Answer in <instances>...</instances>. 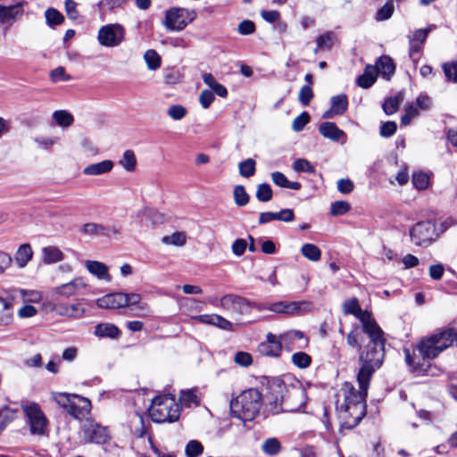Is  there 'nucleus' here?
I'll return each mask as SVG.
<instances>
[{
  "instance_id": "nucleus-32",
  "label": "nucleus",
  "mask_w": 457,
  "mask_h": 457,
  "mask_svg": "<svg viewBox=\"0 0 457 457\" xmlns=\"http://www.w3.org/2000/svg\"><path fill=\"white\" fill-rule=\"evenodd\" d=\"M13 320V308L10 302L0 297V327L10 325Z\"/></svg>"
},
{
  "instance_id": "nucleus-55",
  "label": "nucleus",
  "mask_w": 457,
  "mask_h": 457,
  "mask_svg": "<svg viewBox=\"0 0 457 457\" xmlns=\"http://www.w3.org/2000/svg\"><path fill=\"white\" fill-rule=\"evenodd\" d=\"M293 168L296 172H306L309 174L315 173V167L306 159H297L293 164Z\"/></svg>"
},
{
  "instance_id": "nucleus-42",
  "label": "nucleus",
  "mask_w": 457,
  "mask_h": 457,
  "mask_svg": "<svg viewBox=\"0 0 457 457\" xmlns=\"http://www.w3.org/2000/svg\"><path fill=\"white\" fill-rule=\"evenodd\" d=\"M144 59L149 70L155 71L160 68L162 64L161 56L154 49L147 50L144 54Z\"/></svg>"
},
{
  "instance_id": "nucleus-53",
  "label": "nucleus",
  "mask_w": 457,
  "mask_h": 457,
  "mask_svg": "<svg viewBox=\"0 0 457 457\" xmlns=\"http://www.w3.org/2000/svg\"><path fill=\"white\" fill-rule=\"evenodd\" d=\"M162 241L166 245L182 246L186 244L187 236L184 232H175L170 236L163 237Z\"/></svg>"
},
{
  "instance_id": "nucleus-34",
  "label": "nucleus",
  "mask_w": 457,
  "mask_h": 457,
  "mask_svg": "<svg viewBox=\"0 0 457 457\" xmlns=\"http://www.w3.org/2000/svg\"><path fill=\"white\" fill-rule=\"evenodd\" d=\"M12 296L18 297L21 296L24 302L29 303H38L41 300V293L37 290H25L21 288H13L12 289Z\"/></svg>"
},
{
  "instance_id": "nucleus-21",
  "label": "nucleus",
  "mask_w": 457,
  "mask_h": 457,
  "mask_svg": "<svg viewBox=\"0 0 457 457\" xmlns=\"http://www.w3.org/2000/svg\"><path fill=\"white\" fill-rule=\"evenodd\" d=\"M53 310L61 316L69 318H81L84 315L85 309L79 303H54Z\"/></svg>"
},
{
  "instance_id": "nucleus-13",
  "label": "nucleus",
  "mask_w": 457,
  "mask_h": 457,
  "mask_svg": "<svg viewBox=\"0 0 457 457\" xmlns=\"http://www.w3.org/2000/svg\"><path fill=\"white\" fill-rule=\"evenodd\" d=\"M97 39L101 46H118L125 39V29L119 23L104 25L98 30Z\"/></svg>"
},
{
  "instance_id": "nucleus-56",
  "label": "nucleus",
  "mask_w": 457,
  "mask_h": 457,
  "mask_svg": "<svg viewBox=\"0 0 457 457\" xmlns=\"http://www.w3.org/2000/svg\"><path fill=\"white\" fill-rule=\"evenodd\" d=\"M442 68L446 80L457 83V62H445Z\"/></svg>"
},
{
  "instance_id": "nucleus-19",
  "label": "nucleus",
  "mask_w": 457,
  "mask_h": 457,
  "mask_svg": "<svg viewBox=\"0 0 457 457\" xmlns=\"http://www.w3.org/2000/svg\"><path fill=\"white\" fill-rule=\"evenodd\" d=\"M23 14V8L21 3L4 6L0 4V22L12 25Z\"/></svg>"
},
{
  "instance_id": "nucleus-49",
  "label": "nucleus",
  "mask_w": 457,
  "mask_h": 457,
  "mask_svg": "<svg viewBox=\"0 0 457 457\" xmlns=\"http://www.w3.org/2000/svg\"><path fill=\"white\" fill-rule=\"evenodd\" d=\"M429 176L423 171H417L412 174L411 182L418 190H424L429 185Z\"/></svg>"
},
{
  "instance_id": "nucleus-10",
  "label": "nucleus",
  "mask_w": 457,
  "mask_h": 457,
  "mask_svg": "<svg viewBox=\"0 0 457 457\" xmlns=\"http://www.w3.org/2000/svg\"><path fill=\"white\" fill-rule=\"evenodd\" d=\"M404 360L411 372L417 375H428L430 369V358H427L419 349L417 343L411 349L403 348Z\"/></svg>"
},
{
  "instance_id": "nucleus-33",
  "label": "nucleus",
  "mask_w": 457,
  "mask_h": 457,
  "mask_svg": "<svg viewBox=\"0 0 457 457\" xmlns=\"http://www.w3.org/2000/svg\"><path fill=\"white\" fill-rule=\"evenodd\" d=\"M131 433L137 438L144 437L147 433V428L145 425L143 416L136 412L130 420Z\"/></svg>"
},
{
  "instance_id": "nucleus-14",
  "label": "nucleus",
  "mask_w": 457,
  "mask_h": 457,
  "mask_svg": "<svg viewBox=\"0 0 457 457\" xmlns=\"http://www.w3.org/2000/svg\"><path fill=\"white\" fill-rule=\"evenodd\" d=\"M410 236L416 245L426 247L435 240L436 227L428 221L418 222L410 230Z\"/></svg>"
},
{
  "instance_id": "nucleus-11",
  "label": "nucleus",
  "mask_w": 457,
  "mask_h": 457,
  "mask_svg": "<svg viewBox=\"0 0 457 457\" xmlns=\"http://www.w3.org/2000/svg\"><path fill=\"white\" fill-rule=\"evenodd\" d=\"M285 383L278 381L270 385L265 396V411L272 415L286 412L284 410Z\"/></svg>"
},
{
  "instance_id": "nucleus-37",
  "label": "nucleus",
  "mask_w": 457,
  "mask_h": 457,
  "mask_svg": "<svg viewBox=\"0 0 457 457\" xmlns=\"http://www.w3.org/2000/svg\"><path fill=\"white\" fill-rule=\"evenodd\" d=\"M332 112L337 114H344L348 107V98L345 94L337 95L331 97Z\"/></svg>"
},
{
  "instance_id": "nucleus-3",
  "label": "nucleus",
  "mask_w": 457,
  "mask_h": 457,
  "mask_svg": "<svg viewBox=\"0 0 457 457\" xmlns=\"http://www.w3.org/2000/svg\"><path fill=\"white\" fill-rule=\"evenodd\" d=\"M455 339L456 329L454 328H439L418 342L419 349L427 358L433 360L452 346Z\"/></svg>"
},
{
  "instance_id": "nucleus-17",
  "label": "nucleus",
  "mask_w": 457,
  "mask_h": 457,
  "mask_svg": "<svg viewBox=\"0 0 457 457\" xmlns=\"http://www.w3.org/2000/svg\"><path fill=\"white\" fill-rule=\"evenodd\" d=\"M71 400L72 402L68 411L70 415L76 419H82L89 414L92 405L88 398L75 395Z\"/></svg>"
},
{
  "instance_id": "nucleus-18",
  "label": "nucleus",
  "mask_w": 457,
  "mask_h": 457,
  "mask_svg": "<svg viewBox=\"0 0 457 457\" xmlns=\"http://www.w3.org/2000/svg\"><path fill=\"white\" fill-rule=\"evenodd\" d=\"M193 319L200 323L213 325L223 330H234L233 324L228 320L218 314H201L193 317Z\"/></svg>"
},
{
  "instance_id": "nucleus-26",
  "label": "nucleus",
  "mask_w": 457,
  "mask_h": 457,
  "mask_svg": "<svg viewBox=\"0 0 457 457\" xmlns=\"http://www.w3.org/2000/svg\"><path fill=\"white\" fill-rule=\"evenodd\" d=\"M376 72L380 73L383 78L389 79L395 71V64L391 57L383 55L376 63Z\"/></svg>"
},
{
  "instance_id": "nucleus-29",
  "label": "nucleus",
  "mask_w": 457,
  "mask_h": 457,
  "mask_svg": "<svg viewBox=\"0 0 457 457\" xmlns=\"http://www.w3.org/2000/svg\"><path fill=\"white\" fill-rule=\"evenodd\" d=\"M95 336L97 337H109L112 339L118 338L120 331L117 326L112 323H99L95 327Z\"/></svg>"
},
{
  "instance_id": "nucleus-7",
  "label": "nucleus",
  "mask_w": 457,
  "mask_h": 457,
  "mask_svg": "<svg viewBox=\"0 0 457 457\" xmlns=\"http://www.w3.org/2000/svg\"><path fill=\"white\" fill-rule=\"evenodd\" d=\"M196 18V12L181 7H172L165 12L163 26L170 31H181Z\"/></svg>"
},
{
  "instance_id": "nucleus-46",
  "label": "nucleus",
  "mask_w": 457,
  "mask_h": 457,
  "mask_svg": "<svg viewBox=\"0 0 457 457\" xmlns=\"http://www.w3.org/2000/svg\"><path fill=\"white\" fill-rule=\"evenodd\" d=\"M335 38L336 35L334 32L327 31L316 38V45L319 49L329 50L334 44Z\"/></svg>"
},
{
  "instance_id": "nucleus-51",
  "label": "nucleus",
  "mask_w": 457,
  "mask_h": 457,
  "mask_svg": "<svg viewBox=\"0 0 457 457\" xmlns=\"http://www.w3.org/2000/svg\"><path fill=\"white\" fill-rule=\"evenodd\" d=\"M16 411L4 406L0 409V432L16 417Z\"/></svg>"
},
{
  "instance_id": "nucleus-52",
  "label": "nucleus",
  "mask_w": 457,
  "mask_h": 457,
  "mask_svg": "<svg viewBox=\"0 0 457 457\" xmlns=\"http://www.w3.org/2000/svg\"><path fill=\"white\" fill-rule=\"evenodd\" d=\"M73 395H75V394L54 393L53 398L60 407L63 408L68 412Z\"/></svg>"
},
{
  "instance_id": "nucleus-4",
  "label": "nucleus",
  "mask_w": 457,
  "mask_h": 457,
  "mask_svg": "<svg viewBox=\"0 0 457 457\" xmlns=\"http://www.w3.org/2000/svg\"><path fill=\"white\" fill-rule=\"evenodd\" d=\"M262 393L256 388L243 391L230 403V411L233 417L243 421L253 420L259 413L262 405Z\"/></svg>"
},
{
  "instance_id": "nucleus-9",
  "label": "nucleus",
  "mask_w": 457,
  "mask_h": 457,
  "mask_svg": "<svg viewBox=\"0 0 457 457\" xmlns=\"http://www.w3.org/2000/svg\"><path fill=\"white\" fill-rule=\"evenodd\" d=\"M22 410L29 426V431L34 436H44L47 431L48 420L37 403H29L22 406Z\"/></svg>"
},
{
  "instance_id": "nucleus-48",
  "label": "nucleus",
  "mask_w": 457,
  "mask_h": 457,
  "mask_svg": "<svg viewBox=\"0 0 457 457\" xmlns=\"http://www.w3.org/2000/svg\"><path fill=\"white\" fill-rule=\"evenodd\" d=\"M394 11V0H386L385 4L378 10L376 20L378 21H386L392 17Z\"/></svg>"
},
{
  "instance_id": "nucleus-47",
  "label": "nucleus",
  "mask_w": 457,
  "mask_h": 457,
  "mask_svg": "<svg viewBox=\"0 0 457 457\" xmlns=\"http://www.w3.org/2000/svg\"><path fill=\"white\" fill-rule=\"evenodd\" d=\"M46 23L49 27L54 28L64 21L63 15L54 8H48L45 12Z\"/></svg>"
},
{
  "instance_id": "nucleus-58",
  "label": "nucleus",
  "mask_w": 457,
  "mask_h": 457,
  "mask_svg": "<svg viewBox=\"0 0 457 457\" xmlns=\"http://www.w3.org/2000/svg\"><path fill=\"white\" fill-rule=\"evenodd\" d=\"M351 209L350 204L345 201H336L330 205V213L333 216L344 215Z\"/></svg>"
},
{
  "instance_id": "nucleus-45",
  "label": "nucleus",
  "mask_w": 457,
  "mask_h": 457,
  "mask_svg": "<svg viewBox=\"0 0 457 457\" xmlns=\"http://www.w3.org/2000/svg\"><path fill=\"white\" fill-rule=\"evenodd\" d=\"M233 197L235 204L239 207L245 206L250 200L249 195L242 185H237L234 187Z\"/></svg>"
},
{
  "instance_id": "nucleus-39",
  "label": "nucleus",
  "mask_w": 457,
  "mask_h": 457,
  "mask_svg": "<svg viewBox=\"0 0 457 457\" xmlns=\"http://www.w3.org/2000/svg\"><path fill=\"white\" fill-rule=\"evenodd\" d=\"M128 1L129 0H101L98 3V8L103 14H105L116 9L122 8Z\"/></svg>"
},
{
  "instance_id": "nucleus-57",
  "label": "nucleus",
  "mask_w": 457,
  "mask_h": 457,
  "mask_svg": "<svg viewBox=\"0 0 457 457\" xmlns=\"http://www.w3.org/2000/svg\"><path fill=\"white\" fill-rule=\"evenodd\" d=\"M167 114L174 120H180L186 117L187 110L183 105L173 104L168 108Z\"/></svg>"
},
{
  "instance_id": "nucleus-41",
  "label": "nucleus",
  "mask_w": 457,
  "mask_h": 457,
  "mask_svg": "<svg viewBox=\"0 0 457 457\" xmlns=\"http://www.w3.org/2000/svg\"><path fill=\"white\" fill-rule=\"evenodd\" d=\"M119 164L127 171H134L137 166V159L132 150H126L122 158L119 161Z\"/></svg>"
},
{
  "instance_id": "nucleus-62",
  "label": "nucleus",
  "mask_w": 457,
  "mask_h": 457,
  "mask_svg": "<svg viewBox=\"0 0 457 457\" xmlns=\"http://www.w3.org/2000/svg\"><path fill=\"white\" fill-rule=\"evenodd\" d=\"M179 401L185 406L190 407L191 404L197 403V396L193 390H186L181 392Z\"/></svg>"
},
{
  "instance_id": "nucleus-25",
  "label": "nucleus",
  "mask_w": 457,
  "mask_h": 457,
  "mask_svg": "<svg viewBox=\"0 0 457 457\" xmlns=\"http://www.w3.org/2000/svg\"><path fill=\"white\" fill-rule=\"evenodd\" d=\"M114 166L111 160L92 163L83 169V174L87 176H98L110 172Z\"/></svg>"
},
{
  "instance_id": "nucleus-59",
  "label": "nucleus",
  "mask_w": 457,
  "mask_h": 457,
  "mask_svg": "<svg viewBox=\"0 0 457 457\" xmlns=\"http://www.w3.org/2000/svg\"><path fill=\"white\" fill-rule=\"evenodd\" d=\"M204 451V446L197 440H191L186 445V454L187 457H197Z\"/></svg>"
},
{
  "instance_id": "nucleus-64",
  "label": "nucleus",
  "mask_w": 457,
  "mask_h": 457,
  "mask_svg": "<svg viewBox=\"0 0 457 457\" xmlns=\"http://www.w3.org/2000/svg\"><path fill=\"white\" fill-rule=\"evenodd\" d=\"M51 80L54 83L59 81H66L71 79V76L67 75L63 67H57L50 72Z\"/></svg>"
},
{
  "instance_id": "nucleus-1",
  "label": "nucleus",
  "mask_w": 457,
  "mask_h": 457,
  "mask_svg": "<svg viewBox=\"0 0 457 457\" xmlns=\"http://www.w3.org/2000/svg\"><path fill=\"white\" fill-rule=\"evenodd\" d=\"M342 307L345 315H353L361 321L362 331L369 337V343L360 353L361 367L357 373L359 389L357 390L351 383L345 382L336 402L343 426L351 429L366 415L367 392L373 374L383 363L386 340L372 314L361 308L356 297L345 300Z\"/></svg>"
},
{
  "instance_id": "nucleus-54",
  "label": "nucleus",
  "mask_w": 457,
  "mask_h": 457,
  "mask_svg": "<svg viewBox=\"0 0 457 457\" xmlns=\"http://www.w3.org/2000/svg\"><path fill=\"white\" fill-rule=\"evenodd\" d=\"M255 195L260 202H269L272 199V189L269 184L262 183L258 186Z\"/></svg>"
},
{
  "instance_id": "nucleus-8",
  "label": "nucleus",
  "mask_w": 457,
  "mask_h": 457,
  "mask_svg": "<svg viewBox=\"0 0 457 457\" xmlns=\"http://www.w3.org/2000/svg\"><path fill=\"white\" fill-rule=\"evenodd\" d=\"M284 410L286 412L301 411L304 409L308 400L306 389L302 384L287 385L285 383Z\"/></svg>"
},
{
  "instance_id": "nucleus-2",
  "label": "nucleus",
  "mask_w": 457,
  "mask_h": 457,
  "mask_svg": "<svg viewBox=\"0 0 457 457\" xmlns=\"http://www.w3.org/2000/svg\"><path fill=\"white\" fill-rule=\"evenodd\" d=\"M455 339L456 329L454 328H439L418 342L419 349L427 358L433 360L452 346Z\"/></svg>"
},
{
  "instance_id": "nucleus-43",
  "label": "nucleus",
  "mask_w": 457,
  "mask_h": 457,
  "mask_svg": "<svg viewBox=\"0 0 457 457\" xmlns=\"http://www.w3.org/2000/svg\"><path fill=\"white\" fill-rule=\"evenodd\" d=\"M262 450L267 455H276L281 451V444L278 439L270 437L263 442Z\"/></svg>"
},
{
  "instance_id": "nucleus-27",
  "label": "nucleus",
  "mask_w": 457,
  "mask_h": 457,
  "mask_svg": "<svg viewBox=\"0 0 457 457\" xmlns=\"http://www.w3.org/2000/svg\"><path fill=\"white\" fill-rule=\"evenodd\" d=\"M362 334H365V333L362 331V326H361V328L355 327L346 336L347 345L351 347L358 348L359 354L365 348L366 345L369 343V341H368L365 344V340L363 338Z\"/></svg>"
},
{
  "instance_id": "nucleus-35",
  "label": "nucleus",
  "mask_w": 457,
  "mask_h": 457,
  "mask_svg": "<svg viewBox=\"0 0 457 457\" xmlns=\"http://www.w3.org/2000/svg\"><path fill=\"white\" fill-rule=\"evenodd\" d=\"M377 79L376 70L372 67H367L364 73L357 78V85L362 88H370Z\"/></svg>"
},
{
  "instance_id": "nucleus-22",
  "label": "nucleus",
  "mask_w": 457,
  "mask_h": 457,
  "mask_svg": "<svg viewBox=\"0 0 457 457\" xmlns=\"http://www.w3.org/2000/svg\"><path fill=\"white\" fill-rule=\"evenodd\" d=\"M281 349V341L272 333H268L267 341L259 345L260 352L268 356H278Z\"/></svg>"
},
{
  "instance_id": "nucleus-38",
  "label": "nucleus",
  "mask_w": 457,
  "mask_h": 457,
  "mask_svg": "<svg viewBox=\"0 0 457 457\" xmlns=\"http://www.w3.org/2000/svg\"><path fill=\"white\" fill-rule=\"evenodd\" d=\"M301 253L312 262H318L321 258L320 249L314 244L307 243L302 245Z\"/></svg>"
},
{
  "instance_id": "nucleus-28",
  "label": "nucleus",
  "mask_w": 457,
  "mask_h": 457,
  "mask_svg": "<svg viewBox=\"0 0 457 457\" xmlns=\"http://www.w3.org/2000/svg\"><path fill=\"white\" fill-rule=\"evenodd\" d=\"M319 132L326 138L333 141H338L345 137V132L340 129L334 122L326 121L320 125Z\"/></svg>"
},
{
  "instance_id": "nucleus-31",
  "label": "nucleus",
  "mask_w": 457,
  "mask_h": 457,
  "mask_svg": "<svg viewBox=\"0 0 457 457\" xmlns=\"http://www.w3.org/2000/svg\"><path fill=\"white\" fill-rule=\"evenodd\" d=\"M33 257V250L29 244H22L18 248L14 260L17 265L20 268H24L27 266L29 261H31Z\"/></svg>"
},
{
  "instance_id": "nucleus-30",
  "label": "nucleus",
  "mask_w": 457,
  "mask_h": 457,
  "mask_svg": "<svg viewBox=\"0 0 457 457\" xmlns=\"http://www.w3.org/2000/svg\"><path fill=\"white\" fill-rule=\"evenodd\" d=\"M64 259L63 253L57 246H46L42 248V261L45 264H53Z\"/></svg>"
},
{
  "instance_id": "nucleus-23",
  "label": "nucleus",
  "mask_w": 457,
  "mask_h": 457,
  "mask_svg": "<svg viewBox=\"0 0 457 457\" xmlns=\"http://www.w3.org/2000/svg\"><path fill=\"white\" fill-rule=\"evenodd\" d=\"M85 266L88 272L96 276L98 279L105 280L110 282L112 277L109 274V268L104 262L98 261H86Z\"/></svg>"
},
{
  "instance_id": "nucleus-24",
  "label": "nucleus",
  "mask_w": 457,
  "mask_h": 457,
  "mask_svg": "<svg viewBox=\"0 0 457 457\" xmlns=\"http://www.w3.org/2000/svg\"><path fill=\"white\" fill-rule=\"evenodd\" d=\"M81 232L89 236L108 237L110 233H119V229H117L115 227H105L102 224L89 222L82 226Z\"/></svg>"
},
{
  "instance_id": "nucleus-61",
  "label": "nucleus",
  "mask_w": 457,
  "mask_h": 457,
  "mask_svg": "<svg viewBox=\"0 0 457 457\" xmlns=\"http://www.w3.org/2000/svg\"><path fill=\"white\" fill-rule=\"evenodd\" d=\"M313 96L314 95L312 87L310 85H304L300 89L298 99L302 105L307 106L310 104Z\"/></svg>"
},
{
  "instance_id": "nucleus-60",
  "label": "nucleus",
  "mask_w": 457,
  "mask_h": 457,
  "mask_svg": "<svg viewBox=\"0 0 457 457\" xmlns=\"http://www.w3.org/2000/svg\"><path fill=\"white\" fill-rule=\"evenodd\" d=\"M310 115L307 112H303L300 115L295 118L292 123V129L295 132H300L309 123Z\"/></svg>"
},
{
  "instance_id": "nucleus-63",
  "label": "nucleus",
  "mask_w": 457,
  "mask_h": 457,
  "mask_svg": "<svg viewBox=\"0 0 457 457\" xmlns=\"http://www.w3.org/2000/svg\"><path fill=\"white\" fill-rule=\"evenodd\" d=\"M234 361L237 364L240 366L248 367L253 362V357L247 352H237L235 354Z\"/></svg>"
},
{
  "instance_id": "nucleus-50",
  "label": "nucleus",
  "mask_w": 457,
  "mask_h": 457,
  "mask_svg": "<svg viewBox=\"0 0 457 457\" xmlns=\"http://www.w3.org/2000/svg\"><path fill=\"white\" fill-rule=\"evenodd\" d=\"M291 359L293 364L300 369L308 368L312 363V357L304 352L295 353Z\"/></svg>"
},
{
  "instance_id": "nucleus-5",
  "label": "nucleus",
  "mask_w": 457,
  "mask_h": 457,
  "mask_svg": "<svg viewBox=\"0 0 457 457\" xmlns=\"http://www.w3.org/2000/svg\"><path fill=\"white\" fill-rule=\"evenodd\" d=\"M96 305L103 309H120L124 307H134L136 315L145 317L148 315L149 307L147 303H141V295L136 293H112L107 294L96 300Z\"/></svg>"
},
{
  "instance_id": "nucleus-16",
  "label": "nucleus",
  "mask_w": 457,
  "mask_h": 457,
  "mask_svg": "<svg viewBox=\"0 0 457 457\" xmlns=\"http://www.w3.org/2000/svg\"><path fill=\"white\" fill-rule=\"evenodd\" d=\"M87 287L82 278H76L71 281L58 286L52 289L50 297L53 301H58L60 298H70L76 295L78 292Z\"/></svg>"
},
{
  "instance_id": "nucleus-20",
  "label": "nucleus",
  "mask_w": 457,
  "mask_h": 457,
  "mask_svg": "<svg viewBox=\"0 0 457 457\" xmlns=\"http://www.w3.org/2000/svg\"><path fill=\"white\" fill-rule=\"evenodd\" d=\"M303 303L279 301L269 304V311L274 313L294 315L302 310Z\"/></svg>"
},
{
  "instance_id": "nucleus-36",
  "label": "nucleus",
  "mask_w": 457,
  "mask_h": 457,
  "mask_svg": "<svg viewBox=\"0 0 457 457\" xmlns=\"http://www.w3.org/2000/svg\"><path fill=\"white\" fill-rule=\"evenodd\" d=\"M403 93L399 92L395 96L386 98L382 105L384 112L387 115L396 112L400 104L403 101Z\"/></svg>"
},
{
  "instance_id": "nucleus-44",
  "label": "nucleus",
  "mask_w": 457,
  "mask_h": 457,
  "mask_svg": "<svg viewBox=\"0 0 457 457\" xmlns=\"http://www.w3.org/2000/svg\"><path fill=\"white\" fill-rule=\"evenodd\" d=\"M239 174L244 178H250L255 174L256 162L253 159L248 158L238 164Z\"/></svg>"
},
{
  "instance_id": "nucleus-15",
  "label": "nucleus",
  "mask_w": 457,
  "mask_h": 457,
  "mask_svg": "<svg viewBox=\"0 0 457 457\" xmlns=\"http://www.w3.org/2000/svg\"><path fill=\"white\" fill-rule=\"evenodd\" d=\"M84 439L88 443L105 444L110 436L105 427L92 420H86L82 425Z\"/></svg>"
},
{
  "instance_id": "nucleus-6",
  "label": "nucleus",
  "mask_w": 457,
  "mask_h": 457,
  "mask_svg": "<svg viewBox=\"0 0 457 457\" xmlns=\"http://www.w3.org/2000/svg\"><path fill=\"white\" fill-rule=\"evenodd\" d=\"M149 415L154 422H174L179 420L180 407L175 398L170 395L155 396L149 409Z\"/></svg>"
},
{
  "instance_id": "nucleus-40",
  "label": "nucleus",
  "mask_w": 457,
  "mask_h": 457,
  "mask_svg": "<svg viewBox=\"0 0 457 457\" xmlns=\"http://www.w3.org/2000/svg\"><path fill=\"white\" fill-rule=\"evenodd\" d=\"M53 119L56 124L62 128H68L72 125L74 121L73 116L65 110L55 111L53 113Z\"/></svg>"
},
{
  "instance_id": "nucleus-12",
  "label": "nucleus",
  "mask_w": 457,
  "mask_h": 457,
  "mask_svg": "<svg viewBox=\"0 0 457 457\" xmlns=\"http://www.w3.org/2000/svg\"><path fill=\"white\" fill-rule=\"evenodd\" d=\"M212 304L221 307L228 314L244 315L250 312V301L235 294L225 295Z\"/></svg>"
}]
</instances>
